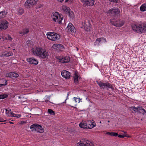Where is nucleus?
<instances>
[{
  "instance_id": "f257e3e1",
  "label": "nucleus",
  "mask_w": 146,
  "mask_h": 146,
  "mask_svg": "<svg viewBox=\"0 0 146 146\" xmlns=\"http://www.w3.org/2000/svg\"><path fill=\"white\" fill-rule=\"evenodd\" d=\"M132 30L139 34H142L146 32V23L141 21L136 22L131 26Z\"/></svg>"
},
{
  "instance_id": "f03ea898",
  "label": "nucleus",
  "mask_w": 146,
  "mask_h": 146,
  "mask_svg": "<svg viewBox=\"0 0 146 146\" xmlns=\"http://www.w3.org/2000/svg\"><path fill=\"white\" fill-rule=\"evenodd\" d=\"M96 82L101 89H105L106 88L108 89L110 88L113 91L114 90L112 85L108 82L104 83L101 81H97Z\"/></svg>"
},
{
  "instance_id": "7ed1b4c3",
  "label": "nucleus",
  "mask_w": 146,
  "mask_h": 146,
  "mask_svg": "<svg viewBox=\"0 0 146 146\" xmlns=\"http://www.w3.org/2000/svg\"><path fill=\"white\" fill-rule=\"evenodd\" d=\"M46 36L48 39L52 41L58 40L60 38L59 35L54 32H49L47 33Z\"/></svg>"
},
{
  "instance_id": "20e7f679",
  "label": "nucleus",
  "mask_w": 146,
  "mask_h": 146,
  "mask_svg": "<svg viewBox=\"0 0 146 146\" xmlns=\"http://www.w3.org/2000/svg\"><path fill=\"white\" fill-rule=\"evenodd\" d=\"M53 20L55 22L60 23L63 19V17L57 12H55L53 13L52 16Z\"/></svg>"
},
{
  "instance_id": "39448f33",
  "label": "nucleus",
  "mask_w": 146,
  "mask_h": 146,
  "mask_svg": "<svg viewBox=\"0 0 146 146\" xmlns=\"http://www.w3.org/2000/svg\"><path fill=\"white\" fill-rule=\"evenodd\" d=\"M110 22L112 25L116 27H121L124 25V22L123 21L115 19H111Z\"/></svg>"
},
{
  "instance_id": "423d86ee",
  "label": "nucleus",
  "mask_w": 146,
  "mask_h": 146,
  "mask_svg": "<svg viewBox=\"0 0 146 146\" xmlns=\"http://www.w3.org/2000/svg\"><path fill=\"white\" fill-rule=\"evenodd\" d=\"M30 128L32 129V131H33L34 129L35 131H36L39 133H41L44 131V129L41 126L38 125L33 124L30 126Z\"/></svg>"
},
{
  "instance_id": "0eeeda50",
  "label": "nucleus",
  "mask_w": 146,
  "mask_h": 146,
  "mask_svg": "<svg viewBox=\"0 0 146 146\" xmlns=\"http://www.w3.org/2000/svg\"><path fill=\"white\" fill-rule=\"evenodd\" d=\"M77 146H93V144L86 139L82 140L78 143Z\"/></svg>"
},
{
  "instance_id": "6e6552de",
  "label": "nucleus",
  "mask_w": 146,
  "mask_h": 146,
  "mask_svg": "<svg viewBox=\"0 0 146 146\" xmlns=\"http://www.w3.org/2000/svg\"><path fill=\"white\" fill-rule=\"evenodd\" d=\"M131 108L135 111L141 113L143 115L146 114V111L141 107H137L136 108L132 107Z\"/></svg>"
},
{
  "instance_id": "1a4fd4ad",
  "label": "nucleus",
  "mask_w": 146,
  "mask_h": 146,
  "mask_svg": "<svg viewBox=\"0 0 146 146\" xmlns=\"http://www.w3.org/2000/svg\"><path fill=\"white\" fill-rule=\"evenodd\" d=\"M8 23L5 20L0 21V30L6 29L8 26Z\"/></svg>"
},
{
  "instance_id": "9d476101",
  "label": "nucleus",
  "mask_w": 146,
  "mask_h": 146,
  "mask_svg": "<svg viewBox=\"0 0 146 146\" xmlns=\"http://www.w3.org/2000/svg\"><path fill=\"white\" fill-rule=\"evenodd\" d=\"M42 49L40 47H35L32 49L33 53L35 55L38 56V57L41 52L42 51Z\"/></svg>"
},
{
  "instance_id": "9b49d317",
  "label": "nucleus",
  "mask_w": 146,
  "mask_h": 146,
  "mask_svg": "<svg viewBox=\"0 0 146 146\" xmlns=\"http://www.w3.org/2000/svg\"><path fill=\"white\" fill-rule=\"evenodd\" d=\"M120 11L117 8H114L110 9L108 12L109 14H111L112 15H117L120 13Z\"/></svg>"
},
{
  "instance_id": "f8f14e48",
  "label": "nucleus",
  "mask_w": 146,
  "mask_h": 146,
  "mask_svg": "<svg viewBox=\"0 0 146 146\" xmlns=\"http://www.w3.org/2000/svg\"><path fill=\"white\" fill-rule=\"evenodd\" d=\"M59 59L60 62L62 63H68L70 61V58L68 56L60 57Z\"/></svg>"
},
{
  "instance_id": "ddd939ff",
  "label": "nucleus",
  "mask_w": 146,
  "mask_h": 146,
  "mask_svg": "<svg viewBox=\"0 0 146 146\" xmlns=\"http://www.w3.org/2000/svg\"><path fill=\"white\" fill-rule=\"evenodd\" d=\"M69 72L66 70H63L61 72L62 76L66 79H69L70 78V74Z\"/></svg>"
},
{
  "instance_id": "4468645a",
  "label": "nucleus",
  "mask_w": 146,
  "mask_h": 146,
  "mask_svg": "<svg viewBox=\"0 0 146 146\" xmlns=\"http://www.w3.org/2000/svg\"><path fill=\"white\" fill-rule=\"evenodd\" d=\"M48 56V52L45 50L41 52L38 57L43 59L47 58Z\"/></svg>"
},
{
  "instance_id": "2eb2a0df",
  "label": "nucleus",
  "mask_w": 146,
  "mask_h": 146,
  "mask_svg": "<svg viewBox=\"0 0 146 146\" xmlns=\"http://www.w3.org/2000/svg\"><path fill=\"white\" fill-rule=\"evenodd\" d=\"M67 28L68 29V31L71 32L73 34L76 32V30L74 27L71 23H69L68 24Z\"/></svg>"
},
{
  "instance_id": "dca6fc26",
  "label": "nucleus",
  "mask_w": 146,
  "mask_h": 146,
  "mask_svg": "<svg viewBox=\"0 0 146 146\" xmlns=\"http://www.w3.org/2000/svg\"><path fill=\"white\" fill-rule=\"evenodd\" d=\"M80 75L78 72H75L73 76V79L74 82L76 84L78 83V80L80 79Z\"/></svg>"
},
{
  "instance_id": "f3484780",
  "label": "nucleus",
  "mask_w": 146,
  "mask_h": 146,
  "mask_svg": "<svg viewBox=\"0 0 146 146\" xmlns=\"http://www.w3.org/2000/svg\"><path fill=\"white\" fill-rule=\"evenodd\" d=\"M82 1L84 4L89 6H93L94 3L93 0H82Z\"/></svg>"
},
{
  "instance_id": "a211bd4d",
  "label": "nucleus",
  "mask_w": 146,
  "mask_h": 146,
  "mask_svg": "<svg viewBox=\"0 0 146 146\" xmlns=\"http://www.w3.org/2000/svg\"><path fill=\"white\" fill-rule=\"evenodd\" d=\"M27 60L31 64L36 65L38 64V60L33 58L27 59Z\"/></svg>"
},
{
  "instance_id": "6ab92c4d",
  "label": "nucleus",
  "mask_w": 146,
  "mask_h": 146,
  "mask_svg": "<svg viewBox=\"0 0 146 146\" xmlns=\"http://www.w3.org/2000/svg\"><path fill=\"white\" fill-rule=\"evenodd\" d=\"M86 122L88 127L87 129H92L96 126L95 123L92 122L90 121H87Z\"/></svg>"
},
{
  "instance_id": "aec40b11",
  "label": "nucleus",
  "mask_w": 146,
  "mask_h": 146,
  "mask_svg": "<svg viewBox=\"0 0 146 146\" xmlns=\"http://www.w3.org/2000/svg\"><path fill=\"white\" fill-rule=\"evenodd\" d=\"M6 76L10 78H17L19 76V75L16 72H11L7 74H6Z\"/></svg>"
},
{
  "instance_id": "412c9836",
  "label": "nucleus",
  "mask_w": 146,
  "mask_h": 146,
  "mask_svg": "<svg viewBox=\"0 0 146 146\" xmlns=\"http://www.w3.org/2000/svg\"><path fill=\"white\" fill-rule=\"evenodd\" d=\"M37 2V0H27L25 3L26 5L29 6L31 5L35 4Z\"/></svg>"
},
{
  "instance_id": "4be33fe9",
  "label": "nucleus",
  "mask_w": 146,
  "mask_h": 146,
  "mask_svg": "<svg viewBox=\"0 0 146 146\" xmlns=\"http://www.w3.org/2000/svg\"><path fill=\"white\" fill-rule=\"evenodd\" d=\"M7 81L5 79L2 78L0 79V87L7 84Z\"/></svg>"
},
{
  "instance_id": "5701e85b",
  "label": "nucleus",
  "mask_w": 146,
  "mask_h": 146,
  "mask_svg": "<svg viewBox=\"0 0 146 146\" xmlns=\"http://www.w3.org/2000/svg\"><path fill=\"white\" fill-rule=\"evenodd\" d=\"M79 126L81 128L87 129L88 127L87 125L86 124V121H82L79 124Z\"/></svg>"
},
{
  "instance_id": "b1692460",
  "label": "nucleus",
  "mask_w": 146,
  "mask_h": 146,
  "mask_svg": "<svg viewBox=\"0 0 146 146\" xmlns=\"http://www.w3.org/2000/svg\"><path fill=\"white\" fill-rule=\"evenodd\" d=\"M29 32V30L28 28H25L23 29L22 31H20L19 33L23 35L26 34Z\"/></svg>"
},
{
  "instance_id": "393cba45",
  "label": "nucleus",
  "mask_w": 146,
  "mask_h": 146,
  "mask_svg": "<svg viewBox=\"0 0 146 146\" xmlns=\"http://www.w3.org/2000/svg\"><path fill=\"white\" fill-rule=\"evenodd\" d=\"M62 11L68 13L69 12V8L66 5H64L62 6Z\"/></svg>"
},
{
  "instance_id": "a878e982",
  "label": "nucleus",
  "mask_w": 146,
  "mask_h": 146,
  "mask_svg": "<svg viewBox=\"0 0 146 146\" xmlns=\"http://www.w3.org/2000/svg\"><path fill=\"white\" fill-rule=\"evenodd\" d=\"M7 14V12L3 11L0 12V19L3 18Z\"/></svg>"
},
{
  "instance_id": "bb28decb",
  "label": "nucleus",
  "mask_w": 146,
  "mask_h": 146,
  "mask_svg": "<svg viewBox=\"0 0 146 146\" xmlns=\"http://www.w3.org/2000/svg\"><path fill=\"white\" fill-rule=\"evenodd\" d=\"M140 11H146V3H144L141 5L140 7Z\"/></svg>"
},
{
  "instance_id": "cd10ccee",
  "label": "nucleus",
  "mask_w": 146,
  "mask_h": 146,
  "mask_svg": "<svg viewBox=\"0 0 146 146\" xmlns=\"http://www.w3.org/2000/svg\"><path fill=\"white\" fill-rule=\"evenodd\" d=\"M96 39L97 40H98V41L99 42V44L107 42L106 39L104 37L98 38Z\"/></svg>"
},
{
  "instance_id": "c85d7f7f",
  "label": "nucleus",
  "mask_w": 146,
  "mask_h": 146,
  "mask_svg": "<svg viewBox=\"0 0 146 146\" xmlns=\"http://www.w3.org/2000/svg\"><path fill=\"white\" fill-rule=\"evenodd\" d=\"M11 110H9L6 113V114L9 117H13V115H15V114L13 112H11Z\"/></svg>"
},
{
  "instance_id": "c756f323",
  "label": "nucleus",
  "mask_w": 146,
  "mask_h": 146,
  "mask_svg": "<svg viewBox=\"0 0 146 146\" xmlns=\"http://www.w3.org/2000/svg\"><path fill=\"white\" fill-rule=\"evenodd\" d=\"M82 25H83V26L84 27V29L86 31H90V29L88 28V27L87 26V25H86V24L85 23H82Z\"/></svg>"
},
{
  "instance_id": "7c9ffc66",
  "label": "nucleus",
  "mask_w": 146,
  "mask_h": 146,
  "mask_svg": "<svg viewBox=\"0 0 146 146\" xmlns=\"http://www.w3.org/2000/svg\"><path fill=\"white\" fill-rule=\"evenodd\" d=\"M8 94H2L0 95V100L3 99L7 98L8 96Z\"/></svg>"
},
{
  "instance_id": "2f4dec72",
  "label": "nucleus",
  "mask_w": 146,
  "mask_h": 146,
  "mask_svg": "<svg viewBox=\"0 0 146 146\" xmlns=\"http://www.w3.org/2000/svg\"><path fill=\"white\" fill-rule=\"evenodd\" d=\"M18 12L19 15H21L24 13L23 9L22 8H20L18 9Z\"/></svg>"
},
{
  "instance_id": "473e14b6",
  "label": "nucleus",
  "mask_w": 146,
  "mask_h": 146,
  "mask_svg": "<svg viewBox=\"0 0 146 146\" xmlns=\"http://www.w3.org/2000/svg\"><path fill=\"white\" fill-rule=\"evenodd\" d=\"M73 98L75 102L78 103H79L80 102V100L81 99H80L79 98L76 97H74Z\"/></svg>"
},
{
  "instance_id": "72a5a7b5",
  "label": "nucleus",
  "mask_w": 146,
  "mask_h": 146,
  "mask_svg": "<svg viewBox=\"0 0 146 146\" xmlns=\"http://www.w3.org/2000/svg\"><path fill=\"white\" fill-rule=\"evenodd\" d=\"M48 113L50 114L54 115L55 114L54 112L51 109H48Z\"/></svg>"
},
{
  "instance_id": "f704fd0d",
  "label": "nucleus",
  "mask_w": 146,
  "mask_h": 146,
  "mask_svg": "<svg viewBox=\"0 0 146 146\" xmlns=\"http://www.w3.org/2000/svg\"><path fill=\"white\" fill-rule=\"evenodd\" d=\"M13 55V53L11 52H10L5 54V55L6 56H9Z\"/></svg>"
},
{
  "instance_id": "c9c22d12",
  "label": "nucleus",
  "mask_w": 146,
  "mask_h": 146,
  "mask_svg": "<svg viewBox=\"0 0 146 146\" xmlns=\"http://www.w3.org/2000/svg\"><path fill=\"white\" fill-rule=\"evenodd\" d=\"M15 115H13V117H16L17 118H19L21 116V114H15Z\"/></svg>"
},
{
  "instance_id": "e433bc0d",
  "label": "nucleus",
  "mask_w": 146,
  "mask_h": 146,
  "mask_svg": "<svg viewBox=\"0 0 146 146\" xmlns=\"http://www.w3.org/2000/svg\"><path fill=\"white\" fill-rule=\"evenodd\" d=\"M99 44H100L99 43V42H98V40H97L96 39L94 43V45L95 46H96L98 45Z\"/></svg>"
},
{
  "instance_id": "4c0bfd02",
  "label": "nucleus",
  "mask_w": 146,
  "mask_h": 146,
  "mask_svg": "<svg viewBox=\"0 0 146 146\" xmlns=\"http://www.w3.org/2000/svg\"><path fill=\"white\" fill-rule=\"evenodd\" d=\"M99 44H100L99 43V42H98V40H97L96 39L94 43V45L95 46H96L98 45Z\"/></svg>"
},
{
  "instance_id": "58836bf2",
  "label": "nucleus",
  "mask_w": 146,
  "mask_h": 146,
  "mask_svg": "<svg viewBox=\"0 0 146 146\" xmlns=\"http://www.w3.org/2000/svg\"><path fill=\"white\" fill-rule=\"evenodd\" d=\"M118 134L117 133L112 132V136L115 137L118 136Z\"/></svg>"
},
{
  "instance_id": "ea45409f",
  "label": "nucleus",
  "mask_w": 146,
  "mask_h": 146,
  "mask_svg": "<svg viewBox=\"0 0 146 146\" xmlns=\"http://www.w3.org/2000/svg\"><path fill=\"white\" fill-rule=\"evenodd\" d=\"M12 39V38L10 36L8 35V36L7 40H11Z\"/></svg>"
},
{
  "instance_id": "a19ab883",
  "label": "nucleus",
  "mask_w": 146,
  "mask_h": 146,
  "mask_svg": "<svg viewBox=\"0 0 146 146\" xmlns=\"http://www.w3.org/2000/svg\"><path fill=\"white\" fill-rule=\"evenodd\" d=\"M124 137H128V138L131 137V136H130L129 135L127 134H125L124 135Z\"/></svg>"
},
{
  "instance_id": "79ce46f5",
  "label": "nucleus",
  "mask_w": 146,
  "mask_h": 146,
  "mask_svg": "<svg viewBox=\"0 0 146 146\" xmlns=\"http://www.w3.org/2000/svg\"><path fill=\"white\" fill-rule=\"evenodd\" d=\"M112 132H107L106 134L112 136Z\"/></svg>"
},
{
  "instance_id": "37998d69",
  "label": "nucleus",
  "mask_w": 146,
  "mask_h": 146,
  "mask_svg": "<svg viewBox=\"0 0 146 146\" xmlns=\"http://www.w3.org/2000/svg\"><path fill=\"white\" fill-rule=\"evenodd\" d=\"M118 137H119L121 138H124V135H118Z\"/></svg>"
},
{
  "instance_id": "c03bdc74",
  "label": "nucleus",
  "mask_w": 146,
  "mask_h": 146,
  "mask_svg": "<svg viewBox=\"0 0 146 146\" xmlns=\"http://www.w3.org/2000/svg\"><path fill=\"white\" fill-rule=\"evenodd\" d=\"M110 1H113V2H114L115 3H117V1H118V0H109Z\"/></svg>"
},
{
  "instance_id": "a18cd8bd",
  "label": "nucleus",
  "mask_w": 146,
  "mask_h": 146,
  "mask_svg": "<svg viewBox=\"0 0 146 146\" xmlns=\"http://www.w3.org/2000/svg\"><path fill=\"white\" fill-rule=\"evenodd\" d=\"M69 15L70 17H72L73 16V15Z\"/></svg>"
},
{
  "instance_id": "49530a36",
  "label": "nucleus",
  "mask_w": 146,
  "mask_h": 146,
  "mask_svg": "<svg viewBox=\"0 0 146 146\" xmlns=\"http://www.w3.org/2000/svg\"><path fill=\"white\" fill-rule=\"evenodd\" d=\"M9 122L10 124H13V123L11 121H9Z\"/></svg>"
},
{
  "instance_id": "de8ad7c7",
  "label": "nucleus",
  "mask_w": 146,
  "mask_h": 146,
  "mask_svg": "<svg viewBox=\"0 0 146 146\" xmlns=\"http://www.w3.org/2000/svg\"><path fill=\"white\" fill-rule=\"evenodd\" d=\"M3 121L2 120H1V119H0V122H3V121Z\"/></svg>"
},
{
  "instance_id": "09e8293b",
  "label": "nucleus",
  "mask_w": 146,
  "mask_h": 146,
  "mask_svg": "<svg viewBox=\"0 0 146 146\" xmlns=\"http://www.w3.org/2000/svg\"><path fill=\"white\" fill-rule=\"evenodd\" d=\"M9 110H7V109H6L5 110V111H6V113L8 111H9Z\"/></svg>"
},
{
  "instance_id": "8fccbe9b",
  "label": "nucleus",
  "mask_w": 146,
  "mask_h": 146,
  "mask_svg": "<svg viewBox=\"0 0 146 146\" xmlns=\"http://www.w3.org/2000/svg\"><path fill=\"white\" fill-rule=\"evenodd\" d=\"M69 0H65V2H68Z\"/></svg>"
},
{
  "instance_id": "3c124183",
  "label": "nucleus",
  "mask_w": 146,
  "mask_h": 146,
  "mask_svg": "<svg viewBox=\"0 0 146 146\" xmlns=\"http://www.w3.org/2000/svg\"><path fill=\"white\" fill-rule=\"evenodd\" d=\"M122 132H123L124 133H126L124 131H122Z\"/></svg>"
},
{
  "instance_id": "603ef678",
  "label": "nucleus",
  "mask_w": 146,
  "mask_h": 146,
  "mask_svg": "<svg viewBox=\"0 0 146 146\" xmlns=\"http://www.w3.org/2000/svg\"><path fill=\"white\" fill-rule=\"evenodd\" d=\"M108 123H109L110 122V121L109 120L108 121Z\"/></svg>"
},
{
  "instance_id": "864d4df0",
  "label": "nucleus",
  "mask_w": 146,
  "mask_h": 146,
  "mask_svg": "<svg viewBox=\"0 0 146 146\" xmlns=\"http://www.w3.org/2000/svg\"><path fill=\"white\" fill-rule=\"evenodd\" d=\"M68 97H67V98L65 100V101H66V100L67 99V98H68Z\"/></svg>"
},
{
  "instance_id": "5fc2aeb1",
  "label": "nucleus",
  "mask_w": 146,
  "mask_h": 146,
  "mask_svg": "<svg viewBox=\"0 0 146 146\" xmlns=\"http://www.w3.org/2000/svg\"><path fill=\"white\" fill-rule=\"evenodd\" d=\"M100 123H101V121H100Z\"/></svg>"
},
{
  "instance_id": "6e6d98bb",
  "label": "nucleus",
  "mask_w": 146,
  "mask_h": 146,
  "mask_svg": "<svg viewBox=\"0 0 146 146\" xmlns=\"http://www.w3.org/2000/svg\"><path fill=\"white\" fill-rule=\"evenodd\" d=\"M60 46H62H62H62V45H60Z\"/></svg>"
},
{
  "instance_id": "4d7b16f0",
  "label": "nucleus",
  "mask_w": 146,
  "mask_h": 146,
  "mask_svg": "<svg viewBox=\"0 0 146 146\" xmlns=\"http://www.w3.org/2000/svg\"><path fill=\"white\" fill-rule=\"evenodd\" d=\"M72 106V107H74V106Z\"/></svg>"
},
{
  "instance_id": "13d9d810",
  "label": "nucleus",
  "mask_w": 146,
  "mask_h": 146,
  "mask_svg": "<svg viewBox=\"0 0 146 146\" xmlns=\"http://www.w3.org/2000/svg\"><path fill=\"white\" fill-rule=\"evenodd\" d=\"M3 123V124H5V123Z\"/></svg>"
}]
</instances>
